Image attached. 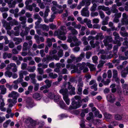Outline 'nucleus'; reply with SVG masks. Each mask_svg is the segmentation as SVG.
<instances>
[{"mask_svg": "<svg viewBox=\"0 0 128 128\" xmlns=\"http://www.w3.org/2000/svg\"><path fill=\"white\" fill-rule=\"evenodd\" d=\"M60 93L63 96V99L67 104L69 105L70 103V99L68 97V89L66 88H62L60 90Z\"/></svg>", "mask_w": 128, "mask_h": 128, "instance_id": "obj_1", "label": "nucleus"}, {"mask_svg": "<svg viewBox=\"0 0 128 128\" xmlns=\"http://www.w3.org/2000/svg\"><path fill=\"white\" fill-rule=\"evenodd\" d=\"M61 30L57 33L58 38L61 40H64L66 39V37L64 36L65 34V31L66 30V27L64 26H62L60 28Z\"/></svg>", "mask_w": 128, "mask_h": 128, "instance_id": "obj_2", "label": "nucleus"}, {"mask_svg": "<svg viewBox=\"0 0 128 128\" xmlns=\"http://www.w3.org/2000/svg\"><path fill=\"white\" fill-rule=\"evenodd\" d=\"M71 104L72 105H70L69 108L70 110L79 108L82 106V102L78 101H76L74 100H73Z\"/></svg>", "mask_w": 128, "mask_h": 128, "instance_id": "obj_3", "label": "nucleus"}, {"mask_svg": "<svg viewBox=\"0 0 128 128\" xmlns=\"http://www.w3.org/2000/svg\"><path fill=\"white\" fill-rule=\"evenodd\" d=\"M88 62L85 63L84 62H82L81 64V63H78L77 64L76 66L73 65L72 67L76 71H77L78 70V67H80L79 69L80 70H82L86 66H88L87 64Z\"/></svg>", "mask_w": 128, "mask_h": 128, "instance_id": "obj_4", "label": "nucleus"}, {"mask_svg": "<svg viewBox=\"0 0 128 128\" xmlns=\"http://www.w3.org/2000/svg\"><path fill=\"white\" fill-rule=\"evenodd\" d=\"M26 107L28 109L33 107L34 105V101L31 98H28L26 99Z\"/></svg>", "mask_w": 128, "mask_h": 128, "instance_id": "obj_5", "label": "nucleus"}, {"mask_svg": "<svg viewBox=\"0 0 128 128\" xmlns=\"http://www.w3.org/2000/svg\"><path fill=\"white\" fill-rule=\"evenodd\" d=\"M5 103L4 102V99L3 98V96L0 94V110L3 112H5L6 110V108L4 107Z\"/></svg>", "mask_w": 128, "mask_h": 128, "instance_id": "obj_6", "label": "nucleus"}, {"mask_svg": "<svg viewBox=\"0 0 128 128\" xmlns=\"http://www.w3.org/2000/svg\"><path fill=\"white\" fill-rule=\"evenodd\" d=\"M81 13L82 16L88 17L89 16L90 14L88 10V7L87 6H85L81 11Z\"/></svg>", "mask_w": 128, "mask_h": 128, "instance_id": "obj_7", "label": "nucleus"}, {"mask_svg": "<svg viewBox=\"0 0 128 128\" xmlns=\"http://www.w3.org/2000/svg\"><path fill=\"white\" fill-rule=\"evenodd\" d=\"M112 41V37L110 36H107L105 37L103 41L104 46H107L108 43L111 42Z\"/></svg>", "mask_w": 128, "mask_h": 128, "instance_id": "obj_8", "label": "nucleus"}, {"mask_svg": "<svg viewBox=\"0 0 128 128\" xmlns=\"http://www.w3.org/2000/svg\"><path fill=\"white\" fill-rule=\"evenodd\" d=\"M106 98L108 101L111 103H114L115 102L116 100L114 95L112 94H108Z\"/></svg>", "mask_w": 128, "mask_h": 128, "instance_id": "obj_9", "label": "nucleus"}, {"mask_svg": "<svg viewBox=\"0 0 128 128\" xmlns=\"http://www.w3.org/2000/svg\"><path fill=\"white\" fill-rule=\"evenodd\" d=\"M30 30V28L28 27H26L25 28V30L23 31L20 33V36L23 38L25 36L28 35Z\"/></svg>", "mask_w": 128, "mask_h": 128, "instance_id": "obj_10", "label": "nucleus"}, {"mask_svg": "<svg viewBox=\"0 0 128 128\" xmlns=\"http://www.w3.org/2000/svg\"><path fill=\"white\" fill-rule=\"evenodd\" d=\"M123 91L124 94L126 95H128V84H124L122 86Z\"/></svg>", "mask_w": 128, "mask_h": 128, "instance_id": "obj_11", "label": "nucleus"}, {"mask_svg": "<svg viewBox=\"0 0 128 128\" xmlns=\"http://www.w3.org/2000/svg\"><path fill=\"white\" fill-rule=\"evenodd\" d=\"M19 94L18 92L14 91H12L9 94L8 96L9 98L12 97L17 99V98Z\"/></svg>", "mask_w": 128, "mask_h": 128, "instance_id": "obj_12", "label": "nucleus"}, {"mask_svg": "<svg viewBox=\"0 0 128 128\" xmlns=\"http://www.w3.org/2000/svg\"><path fill=\"white\" fill-rule=\"evenodd\" d=\"M32 97L34 99L40 100L42 97L43 95L42 94L36 92L33 94Z\"/></svg>", "mask_w": 128, "mask_h": 128, "instance_id": "obj_13", "label": "nucleus"}, {"mask_svg": "<svg viewBox=\"0 0 128 128\" xmlns=\"http://www.w3.org/2000/svg\"><path fill=\"white\" fill-rule=\"evenodd\" d=\"M29 76L32 80V82L33 84H35L36 81L35 79L36 76V74L34 73L30 74Z\"/></svg>", "mask_w": 128, "mask_h": 128, "instance_id": "obj_14", "label": "nucleus"}, {"mask_svg": "<svg viewBox=\"0 0 128 128\" xmlns=\"http://www.w3.org/2000/svg\"><path fill=\"white\" fill-rule=\"evenodd\" d=\"M72 39L75 43V46H78L81 44V42L78 40L76 37L74 36L72 38Z\"/></svg>", "mask_w": 128, "mask_h": 128, "instance_id": "obj_15", "label": "nucleus"}, {"mask_svg": "<svg viewBox=\"0 0 128 128\" xmlns=\"http://www.w3.org/2000/svg\"><path fill=\"white\" fill-rule=\"evenodd\" d=\"M91 0H82L81 2L82 5L85 6H87L90 5L91 4Z\"/></svg>", "mask_w": 128, "mask_h": 128, "instance_id": "obj_16", "label": "nucleus"}, {"mask_svg": "<svg viewBox=\"0 0 128 128\" xmlns=\"http://www.w3.org/2000/svg\"><path fill=\"white\" fill-rule=\"evenodd\" d=\"M0 90H1L0 92V94H4L6 93V89L4 85L0 86Z\"/></svg>", "mask_w": 128, "mask_h": 128, "instance_id": "obj_17", "label": "nucleus"}, {"mask_svg": "<svg viewBox=\"0 0 128 128\" xmlns=\"http://www.w3.org/2000/svg\"><path fill=\"white\" fill-rule=\"evenodd\" d=\"M94 37L95 39L96 40H98L99 39L100 40H102L104 38V36L102 33H100L98 34Z\"/></svg>", "mask_w": 128, "mask_h": 128, "instance_id": "obj_18", "label": "nucleus"}, {"mask_svg": "<svg viewBox=\"0 0 128 128\" xmlns=\"http://www.w3.org/2000/svg\"><path fill=\"white\" fill-rule=\"evenodd\" d=\"M116 5L114 4L113 5L111 9V10L112 12L113 13H116L118 12V10L116 8Z\"/></svg>", "mask_w": 128, "mask_h": 128, "instance_id": "obj_19", "label": "nucleus"}, {"mask_svg": "<svg viewBox=\"0 0 128 128\" xmlns=\"http://www.w3.org/2000/svg\"><path fill=\"white\" fill-rule=\"evenodd\" d=\"M13 40L14 42H15V44L16 45L19 44L22 41V38H13Z\"/></svg>", "mask_w": 128, "mask_h": 128, "instance_id": "obj_20", "label": "nucleus"}, {"mask_svg": "<svg viewBox=\"0 0 128 128\" xmlns=\"http://www.w3.org/2000/svg\"><path fill=\"white\" fill-rule=\"evenodd\" d=\"M98 9L99 10H102L105 11L108 10L109 8L108 7H105L104 6H100L98 7Z\"/></svg>", "mask_w": 128, "mask_h": 128, "instance_id": "obj_21", "label": "nucleus"}, {"mask_svg": "<svg viewBox=\"0 0 128 128\" xmlns=\"http://www.w3.org/2000/svg\"><path fill=\"white\" fill-rule=\"evenodd\" d=\"M10 23L6 22H4V24L3 26L6 28V30H10L11 28V27L10 26Z\"/></svg>", "mask_w": 128, "mask_h": 128, "instance_id": "obj_22", "label": "nucleus"}, {"mask_svg": "<svg viewBox=\"0 0 128 128\" xmlns=\"http://www.w3.org/2000/svg\"><path fill=\"white\" fill-rule=\"evenodd\" d=\"M110 82V80L108 79H107L106 81L104 80V79H102L101 80V82L103 83L104 85L105 86L108 85Z\"/></svg>", "mask_w": 128, "mask_h": 128, "instance_id": "obj_23", "label": "nucleus"}, {"mask_svg": "<svg viewBox=\"0 0 128 128\" xmlns=\"http://www.w3.org/2000/svg\"><path fill=\"white\" fill-rule=\"evenodd\" d=\"M28 44L26 42L24 43L23 44V50L26 51L28 50L30 48V47L28 46Z\"/></svg>", "mask_w": 128, "mask_h": 128, "instance_id": "obj_24", "label": "nucleus"}, {"mask_svg": "<svg viewBox=\"0 0 128 128\" xmlns=\"http://www.w3.org/2000/svg\"><path fill=\"white\" fill-rule=\"evenodd\" d=\"M88 66L91 71H94L96 70V68L92 64H91L89 62H88L87 64Z\"/></svg>", "mask_w": 128, "mask_h": 128, "instance_id": "obj_25", "label": "nucleus"}, {"mask_svg": "<svg viewBox=\"0 0 128 128\" xmlns=\"http://www.w3.org/2000/svg\"><path fill=\"white\" fill-rule=\"evenodd\" d=\"M12 72L7 70L4 72V74L6 77L10 78L12 76Z\"/></svg>", "mask_w": 128, "mask_h": 128, "instance_id": "obj_26", "label": "nucleus"}, {"mask_svg": "<svg viewBox=\"0 0 128 128\" xmlns=\"http://www.w3.org/2000/svg\"><path fill=\"white\" fill-rule=\"evenodd\" d=\"M48 76L50 78L53 79H54L58 76V75L57 74H54L52 72L48 74Z\"/></svg>", "mask_w": 128, "mask_h": 128, "instance_id": "obj_27", "label": "nucleus"}, {"mask_svg": "<svg viewBox=\"0 0 128 128\" xmlns=\"http://www.w3.org/2000/svg\"><path fill=\"white\" fill-rule=\"evenodd\" d=\"M93 4L92 6L90 9V10L92 12H94L96 10V8L97 6L96 4L94 3Z\"/></svg>", "mask_w": 128, "mask_h": 128, "instance_id": "obj_28", "label": "nucleus"}, {"mask_svg": "<svg viewBox=\"0 0 128 128\" xmlns=\"http://www.w3.org/2000/svg\"><path fill=\"white\" fill-rule=\"evenodd\" d=\"M16 99H17L15 98H14L12 99L9 98L8 100V102L9 103H11L13 104H14L17 102Z\"/></svg>", "mask_w": 128, "mask_h": 128, "instance_id": "obj_29", "label": "nucleus"}, {"mask_svg": "<svg viewBox=\"0 0 128 128\" xmlns=\"http://www.w3.org/2000/svg\"><path fill=\"white\" fill-rule=\"evenodd\" d=\"M16 2V0H14L12 3H11V2H10V4H9V7L10 8L15 7Z\"/></svg>", "mask_w": 128, "mask_h": 128, "instance_id": "obj_30", "label": "nucleus"}, {"mask_svg": "<svg viewBox=\"0 0 128 128\" xmlns=\"http://www.w3.org/2000/svg\"><path fill=\"white\" fill-rule=\"evenodd\" d=\"M92 52H87L86 54V58L87 59H89L92 55Z\"/></svg>", "mask_w": 128, "mask_h": 128, "instance_id": "obj_31", "label": "nucleus"}, {"mask_svg": "<svg viewBox=\"0 0 128 128\" xmlns=\"http://www.w3.org/2000/svg\"><path fill=\"white\" fill-rule=\"evenodd\" d=\"M70 90L69 92V93L70 95H75L76 94L75 91V88L74 87H73L70 89Z\"/></svg>", "mask_w": 128, "mask_h": 128, "instance_id": "obj_32", "label": "nucleus"}, {"mask_svg": "<svg viewBox=\"0 0 128 128\" xmlns=\"http://www.w3.org/2000/svg\"><path fill=\"white\" fill-rule=\"evenodd\" d=\"M104 116L106 119H110L112 118V115L107 112H105L104 114Z\"/></svg>", "mask_w": 128, "mask_h": 128, "instance_id": "obj_33", "label": "nucleus"}, {"mask_svg": "<svg viewBox=\"0 0 128 128\" xmlns=\"http://www.w3.org/2000/svg\"><path fill=\"white\" fill-rule=\"evenodd\" d=\"M87 38L86 37L84 36L82 38V40L83 42V43L84 44L87 45L88 44V42L87 41Z\"/></svg>", "mask_w": 128, "mask_h": 128, "instance_id": "obj_34", "label": "nucleus"}, {"mask_svg": "<svg viewBox=\"0 0 128 128\" xmlns=\"http://www.w3.org/2000/svg\"><path fill=\"white\" fill-rule=\"evenodd\" d=\"M108 25L110 27H111V28L112 30H117V28H115V26H113V24L112 22H110Z\"/></svg>", "mask_w": 128, "mask_h": 128, "instance_id": "obj_35", "label": "nucleus"}, {"mask_svg": "<svg viewBox=\"0 0 128 128\" xmlns=\"http://www.w3.org/2000/svg\"><path fill=\"white\" fill-rule=\"evenodd\" d=\"M113 35L115 36L114 39L117 40L119 39L120 37L119 34L116 32L115 31L113 33Z\"/></svg>", "mask_w": 128, "mask_h": 128, "instance_id": "obj_36", "label": "nucleus"}, {"mask_svg": "<svg viewBox=\"0 0 128 128\" xmlns=\"http://www.w3.org/2000/svg\"><path fill=\"white\" fill-rule=\"evenodd\" d=\"M41 28L44 30H46L47 32L49 30L48 26L45 24L42 25L41 26Z\"/></svg>", "mask_w": 128, "mask_h": 128, "instance_id": "obj_37", "label": "nucleus"}, {"mask_svg": "<svg viewBox=\"0 0 128 128\" xmlns=\"http://www.w3.org/2000/svg\"><path fill=\"white\" fill-rule=\"evenodd\" d=\"M114 118L116 120H121L122 117L121 116L118 114H115L114 115Z\"/></svg>", "mask_w": 128, "mask_h": 128, "instance_id": "obj_38", "label": "nucleus"}, {"mask_svg": "<svg viewBox=\"0 0 128 128\" xmlns=\"http://www.w3.org/2000/svg\"><path fill=\"white\" fill-rule=\"evenodd\" d=\"M121 74L123 78H125L126 77L128 73L124 70H122L121 72Z\"/></svg>", "mask_w": 128, "mask_h": 128, "instance_id": "obj_39", "label": "nucleus"}, {"mask_svg": "<svg viewBox=\"0 0 128 128\" xmlns=\"http://www.w3.org/2000/svg\"><path fill=\"white\" fill-rule=\"evenodd\" d=\"M97 86V84L96 83H95V84L90 86V88L92 89H94V91H96L98 90Z\"/></svg>", "mask_w": 128, "mask_h": 128, "instance_id": "obj_40", "label": "nucleus"}, {"mask_svg": "<svg viewBox=\"0 0 128 128\" xmlns=\"http://www.w3.org/2000/svg\"><path fill=\"white\" fill-rule=\"evenodd\" d=\"M98 12L101 18L103 19L105 17V16L104 13L102 11L99 10L98 11Z\"/></svg>", "mask_w": 128, "mask_h": 128, "instance_id": "obj_41", "label": "nucleus"}, {"mask_svg": "<svg viewBox=\"0 0 128 128\" xmlns=\"http://www.w3.org/2000/svg\"><path fill=\"white\" fill-rule=\"evenodd\" d=\"M89 116H88L86 119L88 120H89L92 118L93 117V114L92 112H90L88 114Z\"/></svg>", "mask_w": 128, "mask_h": 128, "instance_id": "obj_42", "label": "nucleus"}, {"mask_svg": "<svg viewBox=\"0 0 128 128\" xmlns=\"http://www.w3.org/2000/svg\"><path fill=\"white\" fill-rule=\"evenodd\" d=\"M45 83L46 84V86L48 87V88H49L51 86V82L48 80H45L44 81Z\"/></svg>", "mask_w": 128, "mask_h": 128, "instance_id": "obj_43", "label": "nucleus"}, {"mask_svg": "<svg viewBox=\"0 0 128 128\" xmlns=\"http://www.w3.org/2000/svg\"><path fill=\"white\" fill-rule=\"evenodd\" d=\"M60 107L64 108L66 106V104L63 100L60 101Z\"/></svg>", "mask_w": 128, "mask_h": 128, "instance_id": "obj_44", "label": "nucleus"}, {"mask_svg": "<svg viewBox=\"0 0 128 128\" xmlns=\"http://www.w3.org/2000/svg\"><path fill=\"white\" fill-rule=\"evenodd\" d=\"M98 57L96 56H94L92 58V59L93 62L96 64H98V62L97 61L98 60Z\"/></svg>", "mask_w": 128, "mask_h": 128, "instance_id": "obj_45", "label": "nucleus"}, {"mask_svg": "<svg viewBox=\"0 0 128 128\" xmlns=\"http://www.w3.org/2000/svg\"><path fill=\"white\" fill-rule=\"evenodd\" d=\"M53 98H54V101L55 102H58L60 100L59 96L57 95H54Z\"/></svg>", "mask_w": 128, "mask_h": 128, "instance_id": "obj_46", "label": "nucleus"}, {"mask_svg": "<svg viewBox=\"0 0 128 128\" xmlns=\"http://www.w3.org/2000/svg\"><path fill=\"white\" fill-rule=\"evenodd\" d=\"M118 74L117 71L115 70H113V78L118 77Z\"/></svg>", "mask_w": 128, "mask_h": 128, "instance_id": "obj_47", "label": "nucleus"}, {"mask_svg": "<svg viewBox=\"0 0 128 128\" xmlns=\"http://www.w3.org/2000/svg\"><path fill=\"white\" fill-rule=\"evenodd\" d=\"M36 67L35 66H34L31 67L29 68L28 70L29 72H33L36 70Z\"/></svg>", "mask_w": 128, "mask_h": 128, "instance_id": "obj_48", "label": "nucleus"}, {"mask_svg": "<svg viewBox=\"0 0 128 128\" xmlns=\"http://www.w3.org/2000/svg\"><path fill=\"white\" fill-rule=\"evenodd\" d=\"M34 16L35 19H38V20H42V18L40 16L39 14H36L34 15Z\"/></svg>", "mask_w": 128, "mask_h": 128, "instance_id": "obj_49", "label": "nucleus"}, {"mask_svg": "<svg viewBox=\"0 0 128 128\" xmlns=\"http://www.w3.org/2000/svg\"><path fill=\"white\" fill-rule=\"evenodd\" d=\"M115 41L113 42V43L115 44H117L116 45H118L119 46H120L121 45L122 43L120 42V41L118 40H115Z\"/></svg>", "mask_w": 128, "mask_h": 128, "instance_id": "obj_50", "label": "nucleus"}, {"mask_svg": "<svg viewBox=\"0 0 128 128\" xmlns=\"http://www.w3.org/2000/svg\"><path fill=\"white\" fill-rule=\"evenodd\" d=\"M82 79L80 78L78 80V83L77 86L82 87L83 85V82L82 81Z\"/></svg>", "mask_w": 128, "mask_h": 128, "instance_id": "obj_51", "label": "nucleus"}, {"mask_svg": "<svg viewBox=\"0 0 128 128\" xmlns=\"http://www.w3.org/2000/svg\"><path fill=\"white\" fill-rule=\"evenodd\" d=\"M10 23L12 26H13L14 25H17L18 24V22L15 19H14L12 21H11Z\"/></svg>", "mask_w": 128, "mask_h": 128, "instance_id": "obj_52", "label": "nucleus"}, {"mask_svg": "<svg viewBox=\"0 0 128 128\" xmlns=\"http://www.w3.org/2000/svg\"><path fill=\"white\" fill-rule=\"evenodd\" d=\"M46 42L48 44V46L49 47H50L52 45V42L50 39L48 38L47 39Z\"/></svg>", "mask_w": 128, "mask_h": 128, "instance_id": "obj_53", "label": "nucleus"}, {"mask_svg": "<svg viewBox=\"0 0 128 128\" xmlns=\"http://www.w3.org/2000/svg\"><path fill=\"white\" fill-rule=\"evenodd\" d=\"M51 10L53 12V14H56L58 12V10L55 6L52 7Z\"/></svg>", "mask_w": 128, "mask_h": 128, "instance_id": "obj_54", "label": "nucleus"}, {"mask_svg": "<svg viewBox=\"0 0 128 128\" xmlns=\"http://www.w3.org/2000/svg\"><path fill=\"white\" fill-rule=\"evenodd\" d=\"M103 0H92V3L93 4L94 3H102L103 2Z\"/></svg>", "mask_w": 128, "mask_h": 128, "instance_id": "obj_55", "label": "nucleus"}, {"mask_svg": "<svg viewBox=\"0 0 128 128\" xmlns=\"http://www.w3.org/2000/svg\"><path fill=\"white\" fill-rule=\"evenodd\" d=\"M120 35L123 37H127L128 36V33L125 32H122L120 31Z\"/></svg>", "mask_w": 128, "mask_h": 128, "instance_id": "obj_56", "label": "nucleus"}, {"mask_svg": "<svg viewBox=\"0 0 128 128\" xmlns=\"http://www.w3.org/2000/svg\"><path fill=\"white\" fill-rule=\"evenodd\" d=\"M58 55L60 58L63 55V51L62 50H60L58 53Z\"/></svg>", "mask_w": 128, "mask_h": 128, "instance_id": "obj_57", "label": "nucleus"}, {"mask_svg": "<svg viewBox=\"0 0 128 128\" xmlns=\"http://www.w3.org/2000/svg\"><path fill=\"white\" fill-rule=\"evenodd\" d=\"M37 70L39 73L41 75L42 74L44 73L43 69L41 68H38Z\"/></svg>", "mask_w": 128, "mask_h": 128, "instance_id": "obj_58", "label": "nucleus"}, {"mask_svg": "<svg viewBox=\"0 0 128 128\" xmlns=\"http://www.w3.org/2000/svg\"><path fill=\"white\" fill-rule=\"evenodd\" d=\"M110 124H111L114 126L118 125V122L116 121H113L110 122Z\"/></svg>", "mask_w": 128, "mask_h": 128, "instance_id": "obj_59", "label": "nucleus"}, {"mask_svg": "<svg viewBox=\"0 0 128 128\" xmlns=\"http://www.w3.org/2000/svg\"><path fill=\"white\" fill-rule=\"evenodd\" d=\"M118 46L116 45L114 46L113 50V52H117Z\"/></svg>", "mask_w": 128, "mask_h": 128, "instance_id": "obj_60", "label": "nucleus"}, {"mask_svg": "<svg viewBox=\"0 0 128 128\" xmlns=\"http://www.w3.org/2000/svg\"><path fill=\"white\" fill-rule=\"evenodd\" d=\"M34 84L35 85L34 87V90L35 91H36L38 89L39 86V84L38 83L36 84H36Z\"/></svg>", "mask_w": 128, "mask_h": 128, "instance_id": "obj_61", "label": "nucleus"}, {"mask_svg": "<svg viewBox=\"0 0 128 128\" xmlns=\"http://www.w3.org/2000/svg\"><path fill=\"white\" fill-rule=\"evenodd\" d=\"M50 11V10L48 9H47L44 12V18H46L48 15V12Z\"/></svg>", "mask_w": 128, "mask_h": 128, "instance_id": "obj_62", "label": "nucleus"}, {"mask_svg": "<svg viewBox=\"0 0 128 128\" xmlns=\"http://www.w3.org/2000/svg\"><path fill=\"white\" fill-rule=\"evenodd\" d=\"M82 87L78 86V92H77V93L79 94H82Z\"/></svg>", "mask_w": 128, "mask_h": 128, "instance_id": "obj_63", "label": "nucleus"}, {"mask_svg": "<svg viewBox=\"0 0 128 128\" xmlns=\"http://www.w3.org/2000/svg\"><path fill=\"white\" fill-rule=\"evenodd\" d=\"M52 58L53 60L55 59L56 60H59L60 57L57 54H54L52 56Z\"/></svg>", "mask_w": 128, "mask_h": 128, "instance_id": "obj_64", "label": "nucleus"}]
</instances>
